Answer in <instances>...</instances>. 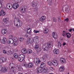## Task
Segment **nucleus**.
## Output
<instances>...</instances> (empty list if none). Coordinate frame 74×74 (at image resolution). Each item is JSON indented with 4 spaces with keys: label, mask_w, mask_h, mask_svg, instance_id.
Wrapping results in <instances>:
<instances>
[{
    "label": "nucleus",
    "mask_w": 74,
    "mask_h": 74,
    "mask_svg": "<svg viewBox=\"0 0 74 74\" xmlns=\"http://www.w3.org/2000/svg\"><path fill=\"white\" fill-rule=\"evenodd\" d=\"M51 47H52V45H51V43L47 44V43H45L42 47V48L44 49L45 51H47L48 49Z\"/></svg>",
    "instance_id": "obj_1"
},
{
    "label": "nucleus",
    "mask_w": 74,
    "mask_h": 74,
    "mask_svg": "<svg viewBox=\"0 0 74 74\" xmlns=\"http://www.w3.org/2000/svg\"><path fill=\"white\" fill-rule=\"evenodd\" d=\"M16 19L17 20V21L14 22V25L16 26H18V27H20L22 25V22L20 20H19L18 18Z\"/></svg>",
    "instance_id": "obj_2"
},
{
    "label": "nucleus",
    "mask_w": 74,
    "mask_h": 74,
    "mask_svg": "<svg viewBox=\"0 0 74 74\" xmlns=\"http://www.w3.org/2000/svg\"><path fill=\"white\" fill-rule=\"evenodd\" d=\"M25 57L23 54H21L18 58V60L19 62H22L25 59Z\"/></svg>",
    "instance_id": "obj_3"
},
{
    "label": "nucleus",
    "mask_w": 74,
    "mask_h": 74,
    "mask_svg": "<svg viewBox=\"0 0 74 74\" xmlns=\"http://www.w3.org/2000/svg\"><path fill=\"white\" fill-rule=\"evenodd\" d=\"M34 62L36 66H37L38 64L41 63V61L40 60L39 58H37L36 60H34Z\"/></svg>",
    "instance_id": "obj_4"
},
{
    "label": "nucleus",
    "mask_w": 74,
    "mask_h": 74,
    "mask_svg": "<svg viewBox=\"0 0 74 74\" xmlns=\"http://www.w3.org/2000/svg\"><path fill=\"white\" fill-rule=\"evenodd\" d=\"M7 59L6 58L3 57L0 58V64H1L2 63H4L7 61Z\"/></svg>",
    "instance_id": "obj_5"
},
{
    "label": "nucleus",
    "mask_w": 74,
    "mask_h": 74,
    "mask_svg": "<svg viewBox=\"0 0 74 74\" xmlns=\"http://www.w3.org/2000/svg\"><path fill=\"white\" fill-rule=\"evenodd\" d=\"M27 8V6L24 5V6H23V7L21 9V12L22 13H24V12L26 11V10Z\"/></svg>",
    "instance_id": "obj_6"
},
{
    "label": "nucleus",
    "mask_w": 74,
    "mask_h": 74,
    "mask_svg": "<svg viewBox=\"0 0 74 74\" xmlns=\"http://www.w3.org/2000/svg\"><path fill=\"white\" fill-rule=\"evenodd\" d=\"M37 4H38V2L36 1H34L32 3V7H36L37 5Z\"/></svg>",
    "instance_id": "obj_7"
},
{
    "label": "nucleus",
    "mask_w": 74,
    "mask_h": 74,
    "mask_svg": "<svg viewBox=\"0 0 74 74\" xmlns=\"http://www.w3.org/2000/svg\"><path fill=\"white\" fill-rule=\"evenodd\" d=\"M47 67H44L42 69V72L43 73H48L47 71Z\"/></svg>",
    "instance_id": "obj_8"
},
{
    "label": "nucleus",
    "mask_w": 74,
    "mask_h": 74,
    "mask_svg": "<svg viewBox=\"0 0 74 74\" xmlns=\"http://www.w3.org/2000/svg\"><path fill=\"white\" fill-rule=\"evenodd\" d=\"M8 70V67H2L1 71L3 73H6Z\"/></svg>",
    "instance_id": "obj_9"
},
{
    "label": "nucleus",
    "mask_w": 74,
    "mask_h": 74,
    "mask_svg": "<svg viewBox=\"0 0 74 74\" xmlns=\"http://www.w3.org/2000/svg\"><path fill=\"white\" fill-rule=\"evenodd\" d=\"M52 36L54 38L55 40H56L57 38H58V35L56 32H54L53 33Z\"/></svg>",
    "instance_id": "obj_10"
},
{
    "label": "nucleus",
    "mask_w": 74,
    "mask_h": 74,
    "mask_svg": "<svg viewBox=\"0 0 74 74\" xmlns=\"http://www.w3.org/2000/svg\"><path fill=\"white\" fill-rule=\"evenodd\" d=\"M6 7L9 10H11L12 8V5L9 3L7 5Z\"/></svg>",
    "instance_id": "obj_11"
},
{
    "label": "nucleus",
    "mask_w": 74,
    "mask_h": 74,
    "mask_svg": "<svg viewBox=\"0 0 74 74\" xmlns=\"http://www.w3.org/2000/svg\"><path fill=\"white\" fill-rule=\"evenodd\" d=\"M34 42V39L33 38H29L27 40V42L29 44H32Z\"/></svg>",
    "instance_id": "obj_12"
},
{
    "label": "nucleus",
    "mask_w": 74,
    "mask_h": 74,
    "mask_svg": "<svg viewBox=\"0 0 74 74\" xmlns=\"http://www.w3.org/2000/svg\"><path fill=\"white\" fill-rule=\"evenodd\" d=\"M19 4L18 3H15L12 5V7L14 9H16L18 7H19Z\"/></svg>",
    "instance_id": "obj_13"
},
{
    "label": "nucleus",
    "mask_w": 74,
    "mask_h": 74,
    "mask_svg": "<svg viewBox=\"0 0 74 74\" xmlns=\"http://www.w3.org/2000/svg\"><path fill=\"white\" fill-rule=\"evenodd\" d=\"M14 41L13 39L11 38H10L9 40L8 41V42L10 44H12L14 43Z\"/></svg>",
    "instance_id": "obj_14"
},
{
    "label": "nucleus",
    "mask_w": 74,
    "mask_h": 74,
    "mask_svg": "<svg viewBox=\"0 0 74 74\" xmlns=\"http://www.w3.org/2000/svg\"><path fill=\"white\" fill-rule=\"evenodd\" d=\"M53 53L54 54H56V55H58V53H59V51L58 49H55L53 51Z\"/></svg>",
    "instance_id": "obj_15"
},
{
    "label": "nucleus",
    "mask_w": 74,
    "mask_h": 74,
    "mask_svg": "<svg viewBox=\"0 0 74 74\" xmlns=\"http://www.w3.org/2000/svg\"><path fill=\"white\" fill-rule=\"evenodd\" d=\"M60 61L61 63L63 64L66 62V59H64L63 58H60Z\"/></svg>",
    "instance_id": "obj_16"
},
{
    "label": "nucleus",
    "mask_w": 74,
    "mask_h": 74,
    "mask_svg": "<svg viewBox=\"0 0 74 74\" xmlns=\"http://www.w3.org/2000/svg\"><path fill=\"white\" fill-rule=\"evenodd\" d=\"M55 62L54 61H52V63H53V64L54 66H57L58 65V62H57V61L55 60Z\"/></svg>",
    "instance_id": "obj_17"
},
{
    "label": "nucleus",
    "mask_w": 74,
    "mask_h": 74,
    "mask_svg": "<svg viewBox=\"0 0 74 74\" xmlns=\"http://www.w3.org/2000/svg\"><path fill=\"white\" fill-rule=\"evenodd\" d=\"M37 72L38 73H42V68H38L37 69Z\"/></svg>",
    "instance_id": "obj_18"
},
{
    "label": "nucleus",
    "mask_w": 74,
    "mask_h": 74,
    "mask_svg": "<svg viewBox=\"0 0 74 74\" xmlns=\"http://www.w3.org/2000/svg\"><path fill=\"white\" fill-rule=\"evenodd\" d=\"M31 32L32 29L31 28H28L27 29V33H28V34H29V35H30V34Z\"/></svg>",
    "instance_id": "obj_19"
},
{
    "label": "nucleus",
    "mask_w": 74,
    "mask_h": 74,
    "mask_svg": "<svg viewBox=\"0 0 74 74\" xmlns=\"http://www.w3.org/2000/svg\"><path fill=\"white\" fill-rule=\"evenodd\" d=\"M27 51L26 50V49H23L21 50V52L24 54H25L27 53Z\"/></svg>",
    "instance_id": "obj_20"
},
{
    "label": "nucleus",
    "mask_w": 74,
    "mask_h": 74,
    "mask_svg": "<svg viewBox=\"0 0 74 74\" xmlns=\"http://www.w3.org/2000/svg\"><path fill=\"white\" fill-rule=\"evenodd\" d=\"M7 42V39L5 38H4L2 40V43L4 44Z\"/></svg>",
    "instance_id": "obj_21"
},
{
    "label": "nucleus",
    "mask_w": 74,
    "mask_h": 74,
    "mask_svg": "<svg viewBox=\"0 0 74 74\" xmlns=\"http://www.w3.org/2000/svg\"><path fill=\"white\" fill-rule=\"evenodd\" d=\"M64 68L63 66H60L59 68V71L60 72H62V71H64Z\"/></svg>",
    "instance_id": "obj_22"
},
{
    "label": "nucleus",
    "mask_w": 74,
    "mask_h": 74,
    "mask_svg": "<svg viewBox=\"0 0 74 74\" xmlns=\"http://www.w3.org/2000/svg\"><path fill=\"white\" fill-rule=\"evenodd\" d=\"M68 7H69V6H68V5H64L63 6L62 9L63 10H64V9H65V10H68Z\"/></svg>",
    "instance_id": "obj_23"
},
{
    "label": "nucleus",
    "mask_w": 74,
    "mask_h": 74,
    "mask_svg": "<svg viewBox=\"0 0 74 74\" xmlns=\"http://www.w3.org/2000/svg\"><path fill=\"white\" fill-rule=\"evenodd\" d=\"M45 19V17L44 16H42L40 19V21H44Z\"/></svg>",
    "instance_id": "obj_24"
},
{
    "label": "nucleus",
    "mask_w": 74,
    "mask_h": 74,
    "mask_svg": "<svg viewBox=\"0 0 74 74\" xmlns=\"http://www.w3.org/2000/svg\"><path fill=\"white\" fill-rule=\"evenodd\" d=\"M33 66V64L31 63H29L28 64V67L29 68H32Z\"/></svg>",
    "instance_id": "obj_25"
},
{
    "label": "nucleus",
    "mask_w": 74,
    "mask_h": 74,
    "mask_svg": "<svg viewBox=\"0 0 74 74\" xmlns=\"http://www.w3.org/2000/svg\"><path fill=\"white\" fill-rule=\"evenodd\" d=\"M1 14L3 16H5V15L6 14L5 12H4L3 10H1Z\"/></svg>",
    "instance_id": "obj_26"
},
{
    "label": "nucleus",
    "mask_w": 74,
    "mask_h": 74,
    "mask_svg": "<svg viewBox=\"0 0 74 74\" xmlns=\"http://www.w3.org/2000/svg\"><path fill=\"white\" fill-rule=\"evenodd\" d=\"M49 32V29L48 28H46L44 31V33H48Z\"/></svg>",
    "instance_id": "obj_27"
},
{
    "label": "nucleus",
    "mask_w": 74,
    "mask_h": 74,
    "mask_svg": "<svg viewBox=\"0 0 74 74\" xmlns=\"http://www.w3.org/2000/svg\"><path fill=\"white\" fill-rule=\"evenodd\" d=\"M67 32H66L64 31H63V33H62V36L64 37H65L66 36L67 34Z\"/></svg>",
    "instance_id": "obj_28"
},
{
    "label": "nucleus",
    "mask_w": 74,
    "mask_h": 74,
    "mask_svg": "<svg viewBox=\"0 0 74 74\" xmlns=\"http://www.w3.org/2000/svg\"><path fill=\"white\" fill-rule=\"evenodd\" d=\"M45 65H46L45 63H44V62H42L40 64V66L41 67L43 68L45 66Z\"/></svg>",
    "instance_id": "obj_29"
},
{
    "label": "nucleus",
    "mask_w": 74,
    "mask_h": 74,
    "mask_svg": "<svg viewBox=\"0 0 74 74\" xmlns=\"http://www.w3.org/2000/svg\"><path fill=\"white\" fill-rule=\"evenodd\" d=\"M23 66L25 67H26V68L28 67V64H27L26 62L23 63Z\"/></svg>",
    "instance_id": "obj_30"
},
{
    "label": "nucleus",
    "mask_w": 74,
    "mask_h": 74,
    "mask_svg": "<svg viewBox=\"0 0 74 74\" xmlns=\"http://www.w3.org/2000/svg\"><path fill=\"white\" fill-rule=\"evenodd\" d=\"M32 50L30 49H28L27 50V53L30 54L32 53Z\"/></svg>",
    "instance_id": "obj_31"
},
{
    "label": "nucleus",
    "mask_w": 74,
    "mask_h": 74,
    "mask_svg": "<svg viewBox=\"0 0 74 74\" xmlns=\"http://www.w3.org/2000/svg\"><path fill=\"white\" fill-rule=\"evenodd\" d=\"M14 57L15 58H16V59H18V55L16 53H15L14 55Z\"/></svg>",
    "instance_id": "obj_32"
},
{
    "label": "nucleus",
    "mask_w": 74,
    "mask_h": 74,
    "mask_svg": "<svg viewBox=\"0 0 74 74\" xmlns=\"http://www.w3.org/2000/svg\"><path fill=\"white\" fill-rule=\"evenodd\" d=\"M34 48L35 49H37L38 48H39V46L38 45L36 44L35 45Z\"/></svg>",
    "instance_id": "obj_33"
},
{
    "label": "nucleus",
    "mask_w": 74,
    "mask_h": 74,
    "mask_svg": "<svg viewBox=\"0 0 74 74\" xmlns=\"http://www.w3.org/2000/svg\"><path fill=\"white\" fill-rule=\"evenodd\" d=\"M66 36L68 38H70L71 37V34L69 33H67Z\"/></svg>",
    "instance_id": "obj_34"
},
{
    "label": "nucleus",
    "mask_w": 74,
    "mask_h": 74,
    "mask_svg": "<svg viewBox=\"0 0 74 74\" xmlns=\"http://www.w3.org/2000/svg\"><path fill=\"white\" fill-rule=\"evenodd\" d=\"M11 69H12V70H13V73H15V70L14 69H15V70H16V69H15V67L14 66H12Z\"/></svg>",
    "instance_id": "obj_35"
},
{
    "label": "nucleus",
    "mask_w": 74,
    "mask_h": 74,
    "mask_svg": "<svg viewBox=\"0 0 74 74\" xmlns=\"http://www.w3.org/2000/svg\"><path fill=\"white\" fill-rule=\"evenodd\" d=\"M13 41L14 42H16L18 41V39L16 37H14L13 39Z\"/></svg>",
    "instance_id": "obj_36"
},
{
    "label": "nucleus",
    "mask_w": 74,
    "mask_h": 74,
    "mask_svg": "<svg viewBox=\"0 0 74 74\" xmlns=\"http://www.w3.org/2000/svg\"><path fill=\"white\" fill-rule=\"evenodd\" d=\"M11 52V51H8V53H7V54L8 55H11V54H12V53Z\"/></svg>",
    "instance_id": "obj_37"
},
{
    "label": "nucleus",
    "mask_w": 74,
    "mask_h": 74,
    "mask_svg": "<svg viewBox=\"0 0 74 74\" xmlns=\"http://www.w3.org/2000/svg\"><path fill=\"white\" fill-rule=\"evenodd\" d=\"M47 63L49 66H52V65L53 64V63H52H52H51V62H47Z\"/></svg>",
    "instance_id": "obj_38"
},
{
    "label": "nucleus",
    "mask_w": 74,
    "mask_h": 74,
    "mask_svg": "<svg viewBox=\"0 0 74 74\" xmlns=\"http://www.w3.org/2000/svg\"><path fill=\"white\" fill-rule=\"evenodd\" d=\"M47 2L49 4H51L52 3V0H48Z\"/></svg>",
    "instance_id": "obj_39"
},
{
    "label": "nucleus",
    "mask_w": 74,
    "mask_h": 74,
    "mask_svg": "<svg viewBox=\"0 0 74 74\" xmlns=\"http://www.w3.org/2000/svg\"><path fill=\"white\" fill-rule=\"evenodd\" d=\"M24 40V38H20L19 39V40L21 42L23 41Z\"/></svg>",
    "instance_id": "obj_40"
},
{
    "label": "nucleus",
    "mask_w": 74,
    "mask_h": 74,
    "mask_svg": "<svg viewBox=\"0 0 74 74\" xmlns=\"http://www.w3.org/2000/svg\"><path fill=\"white\" fill-rule=\"evenodd\" d=\"M2 34H6V32L4 31V30H3L2 31Z\"/></svg>",
    "instance_id": "obj_41"
},
{
    "label": "nucleus",
    "mask_w": 74,
    "mask_h": 74,
    "mask_svg": "<svg viewBox=\"0 0 74 74\" xmlns=\"http://www.w3.org/2000/svg\"><path fill=\"white\" fill-rule=\"evenodd\" d=\"M38 39L37 38L34 41V43L35 44H37L38 42Z\"/></svg>",
    "instance_id": "obj_42"
},
{
    "label": "nucleus",
    "mask_w": 74,
    "mask_h": 74,
    "mask_svg": "<svg viewBox=\"0 0 74 74\" xmlns=\"http://www.w3.org/2000/svg\"><path fill=\"white\" fill-rule=\"evenodd\" d=\"M53 22H57V20H56V19L55 17H53Z\"/></svg>",
    "instance_id": "obj_43"
},
{
    "label": "nucleus",
    "mask_w": 74,
    "mask_h": 74,
    "mask_svg": "<svg viewBox=\"0 0 74 74\" xmlns=\"http://www.w3.org/2000/svg\"><path fill=\"white\" fill-rule=\"evenodd\" d=\"M34 32L35 33H39V31L38 30L36 31L35 30H34Z\"/></svg>",
    "instance_id": "obj_44"
},
{
    "label": "nucleus",
    "mask_w": 74,
    "mask_h": 74,
    "mask_svg": "<svg viewBox=\"0 0 74 74\" xmlns=\"http://www.w3.org/2000/svg\"><path fill=\"white\" fill-rule=\"evenodd\" d=\"M40 59H41V60H43V61L44 62H45V59H44V58L43 57L41 58Z\"/></svg>",
    "instance_id": "obj_45"
},
{
    "label": "nucleus",
    "mask_w": 74,
    "mask_h": 74,
    "mask_svg": "<svg viewBox=\"0 0 74 74\" xmlns=\"http://www.w3.org/2000/svg\"><path fill=\"white\" fill-rule=\"evenodd\" d=\"M3 53H4L5 54H6V53H7V51H6V50H3Z\"/></svg>",
    "instance_id": "obj_46"
},
{
    "label": "nucleus",
    "mask_w": 74,
    "mask_h": 74,
    "mask_svg": "<svg viewBox=\"0 0 74 74\" xmlns=\"http://www.w3.org/2000/svg\"><path fill=\"white\" fill-rule=\"evenodd\" d=\"M3 21L4 22H6L8 21V20H7V18H5L3 19Z\"/></svg>",
    "instance_id": "obj_47"
},
{
    "label": "nucleus",
    "mask_w": 74,
    "mask_h": 74,
    "mask_svg": "<svg viewBox=\"0 0 74 74\" xmlns=\"http://www.w3.org/2000/svg\"><path fill=\"white\" fill-rule=\"evenodd\" d=\"M14 2L15 3L18 4V0H14Z\"/></svg>",
    "instance_id": "obj_48"
},
{
    "label": "nucleus",
    "mask_w": 74,
    "mask_h": 74,
    "mask_svg": "<svg viewBox=\"0 0 74 74\" xmlns=\"http://www.w3.org/2000/svg\"><path fill=\"white\" fill-rule=\"evenodd\" d=\"M44 57L45 59H47V58H48V57L46 55H45L43 56Z\"/></svg>",
    "instance_id": "obj_49"
},
{
    "label": "nucleus",
    "mask_w": 74,
    "mask_h": 74,
    "mask_svg": "<svg viewBox=\"0 0 74 74\" xmlns=\"http://www.w3.org/2000/svg\"><path fill=\"white\" fill-rule=\"evenodd\" d=\"M14 45L16 46V45H18V43H17V42H15L14 43Z\"/></svg>",
    "instance_id": "obj_50"
},
{
    "label": "nucleus",
    "mask_w": 74,
    "mask_h": 74,
    "mask_svg": "<svg viewBox=\"0 0 74 74\" xmlns=\"http://www.w3.org/2000/svg\"><path fill=\"white\" fill-rule=\"evenodd\" d=\"M64 21H66V22H68V21H69V18H66L64 20Z\"/></svg>",
    "instance_id": "obj_51"
},
{
    "label": "nucleus",
    "mask_w": 74,
    "mask_h": 74,
    "mask_svg": "<svg viewBox=\"0 0 74 74\" xmlns=\"http://www.w3.org/2000/svg\"><path fill=\"white\" fill-rule=\"evenodd\" d=\"M58 46H59V45H60V47H61V43H60V42H58Z\"/></svg>",
    "instance_id": "obj_52"
},
{
    "label": "nucleus",
    "mask_w": 74,
    "mask_h": 74,
    "mask_svg": "<svg viewBox=\"0 0 74 74\" xmlns=\"http://www.w3.org/2000/svg\"><path fill=\"white\" fill-rule=\"evenodd\" d=\"M41 51V49H40V48H38V52H40Z\"/></svg>",
    "instance_id": "obj_53"
},
{
    "label": "nucleus",
    "mask_w": 74,
    "mask_h": 74,
    "mask_svg": "<svg viewBox=\"0 0 74 74\" xmlns=\"http://www.w3.org/2000/svg\"><path fill=\"white\" fill-rule=\"evenodd\" d=\"M9 38H12V35H10L9 36Z\"/></svg>",
    "instance_id": "obj_54"
},
{
    "label": "nucleus",
    "mask_w": 74,
    "mask_h": 74,
    "mask_svg": "<svg viewBox=\"0 0 74 74\" xmlns=\"http://www.w3.org/2000/svg\"><path fill=\"white\" fill-rule=\"evenodd\" d=\"M26 36L27 37V38H28V37H30V35H26Z\"/></svg>",
    "instance_id": "obj_55"
},
{
    "label": "nucleus",
    "mask_w": 74,
    "mask_h": 74,
    "mask_svg": "<svg viewBox=\"0 0 74 74\" xmlns=\"http://www.w3.org/2000/svg\"><path fill=\"white\" fill-rule=\"evenodd\" d=\"M58 19L59 22H61V20L60 19L58 18Z\"/></svg>",
    "instance_id": "obj_56"
},
{
    "label": "nucleus",
    "mask_w": 74,
    "mask_h": 74,
    "mask_svg": "<svg viewBox=\"0 0 74 74\" xmlns=\"http://www.w3.org/2000/svg\"><path fill=\"white\" fill-rule=\"evenodd\" d=\"M50 69L51 70H53V68L52 67H50Z\"/></svg>",
    "instance_id": "obj_57"
},
{
    "label": "nucleus",
    "mask_w": 74,
    "mask_h": 74,
    "mask_svg": "<svg viewBox=\"0 0 74 74\" xmlns=\"http://www.w3.org/2000/svg\"><path fill=\"white\" fill-rule=\"evenodd\" d=\"M18 69H19V70H21V69H22V68H21L20 67H18Z\"/></svg>",
    "instance_id": "obj_58"
},
{
    "label": "nucleus",
    "mask_w": 74,
    "mask_h": 74,
    "mask_svg": "<svg viewBox=\"0 0 74 74\" xmlns=\"http://www.w3.org/2000/svg\"><path fill=\"white\" fill-rule=\"evenodd\" d=\"M21 2V0H18V3H20Z\"/></svg>",
    "instance_id": "obj_59"
},
{
    "label": "nucleus",
    "mask_w": 74,
    "mask_h": 74,
    "mask_svg": "<svg viewBox=\"0 0 74 74\" xmlns=\"http://www.w3.org/2000/svg\"><path fill=\"white\" fill-rule=\"evenodd\" d=\"M72 30H73V29H69V31L70 32H71V31H72Z\"/></svg>",
    "instance_id": "obj_60"
},
{
    "label": "nucleus",
    "mask_w": 74,
    "mask_h": 74,
    "mask_svg": "<svg viewBox=\"0 0 74 74\" xmlns=\"http://www.w3.org/2000/svg\"><path fill=\"white\" fill-rule=\"evenodd\" d=\"M10 65H12V66H14V63H12L10 64Z\"/></svg>",
    "instance_id": "obj_61"
},
{
    "label": "nucleus",
    "mask_w": 74,
    "mask_h": 74,
    "mask_svg": "<svg viewBox=\"0 0 74 74\" xmlns=\"http://www.w3.org/2000/svg\"><path fill=\"white\" fill-rule=\"evenodd\" d=\"M66 45V43L65 42H64L63 44V45L64 46V45Z\"/></svg>",
    "instance_id": "obj_62"
},
{
    "label": "nucleus",
    "mask_w": 74,
    "mask_h": 74,
    "mask_svg": "<svg viewBox=\"0 0 74 74\" xmlns=\"http://www.w3.org/2000/svg\"><path fill=\"white\" fill-rule=\"evenodd\" d=\"M0 7H1V2H0Z\"/></svg>",
    "instance_id": "obj_63"
},
{
    "label": "nucleus",
    "mask_w": 74,
    "mask_h": 74,
    "mask_svg": "<svg viewBox=\"0 0 74 74\" xmlns=\"http://www.w3.org/2000/svg\"><path fill=\"white\" fill-rule=\"evenodd\" d=\"M3 30H4V31H6V30H7V29H3Z\"/></svg>",
    "instance_id": "obj_64"
}]
</instances>
